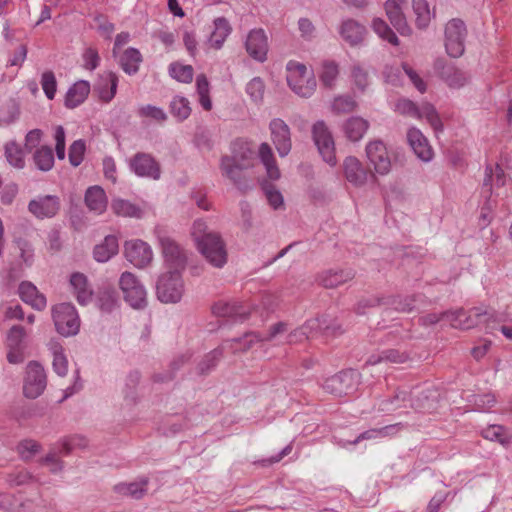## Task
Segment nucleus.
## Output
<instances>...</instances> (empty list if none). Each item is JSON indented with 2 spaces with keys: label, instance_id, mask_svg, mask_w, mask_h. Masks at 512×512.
Here are the masks:
<instances>
[{
  "label": "nucleus",
  "instance_id": "nucleus-6",
  "mask_svg": "<svg viewBox=\"0 0 512 512\" xmlns=\"http://www.w3.org/2000/svg\"><path fill=\"white\" fill-rule=\"evenodd\" d=\"M119 286L124 299L133 308L140 309L146 306V290L138 278L131 272H124L119 279Z\"/></svg>",
  "mask_w": 512,
  "mask_h": 512
},
{
  "label": "nucleus",
  "instance_id": "nucleus-25",
  "mask_svg": "<svg viewBox=\"0 0 512 512\" xmlns=\"http://www.w3.org/2000/svg\"><path fill=\"white\" fill-rule=\"evenodd\" d=\"M287 331V324L285 322H278L272 325L266 335H261L258 332H247L243 338L232 339L231 342H242L245 340L243 351L250 349L256 342L272 341L277 335Z\"/></svg>",
  "mask_w": 512,
  "mask_h": 512
},
{
  "label": "nucleus",
  "instance_id": "nucleus-8",
  "mask_svg": "<svg viewBox=\"0 0 512 512\" xmlns=\"http://www.w3.org/2000/svg\"><path fill=\"white\" fill-rule=\"evenodd\" d=\"M312 135L323 160L330 166L337 163L335 155V143L331 132L324 121H317L312 127Z\"/></svg>",
  "mask_w": 512,
  "mask_h": 512
},
{
  "label": "nucleus",
  "instance_id": "nucleus-61",
  "mask_svg": "<svg viewBox=\"0 0 512 512\" xmlns=\"http://www.w3.org/2000/svg\"><path fill=\"white\" fill-rule=\"evenodd\" d=\"M355 100L350 96H338L333 100L332 110L335 113H350L356 108Z\"/></svg>",
  "mask_w": 512,
  "mask_h": 512
},
{
  "label": "nucleus",
  "instance_id": "nucleus-56",
  "mask_svg": "<svg viewBox=\"0 0 512 512\" xmlns=\"http://www.w3.org/2000/svg\"><path fill=\"white\" fill-rule=\"evenodd\" d=\"M86 150L85 142L82 139L75 140L69 147V162L73 167H78L83 159Z\"/></svg>",
  "mask_w": 512,
  "mask_h": 512
},
{
  "label": "nucleus",
  "instance_id": "nucleus-44",
  "mask_svg": "<svg viewBox=\"0 0 512 512\" xmlns=\"http://www.w3.org/2000/svg\"><path fill=\"white\" fill-rule=\"evenodd\" d=\"M5 156L10 165L17 169L25 166L24 153L21 147L14 141L5 145Z\"/></svg>",
  "mask_w": 512,
  "mask_h": 512
},
{
  "label": "nucleus",
  "instance_id": "nucleus-63",
  "mask_svg": "<svg viewBox=\"0 0 512 512\" xmlns=\"http://www.w3.org/2000/svg\"><path fill=\"white\" fill-rule=\"evenodd\" d=\"M42 89L48 99H53L56 93V78L52 71H46L42 74Z\"/></svg>",
  "mask_w": 512,
  "mask_h": 512
},
{
  "label": "nucleus",
  "instance_id": "nucleus-55",
  "mask_svg": "<svg viewBox=\"0 0 512 512\" xmlns=\"http://www.w3.org/2000/svg\"><path fill=\"white\" fill-rule=\"evenodd\" d=\"M246 92L253 102H262L265 93L264 81L260 77H254L248 82L246 86Z\"/></svg>",
  "mask_w": 512,
  "mask_h": 512
},
{
  "label": "nucleus",
  "instance_id": "nucleus-54",
  "mask_svg": "<svg viewBox=\"0 0 512 512\" xmlns=\"http://www.w3.org/2000/svg\"><path fill=\"white\" fill-rule=\"evenodd\" d=\"M169 73L173 78L180 82L190 83L193 79L194 71L191 65L172 63L169 67Z\"/></svg>",
  "mask_w": 512,
  "mask_h": 512
},
{
  "label": "nucleus",
  "instance_id": "nucleus-49",
  "mask_svg": "<svg viewBox=\"0 0 512 512\" xmlns=\"http://www.w3.org/2000/svg\"><path fill=\"white\" fill-rule=\"evenodd\" d=\"M400 423L393 424V425H387L382 428H375L367 430L363 433H361L353 442L352 444H357L360 440H369V439H375L378 437H386L388 435L396 433V431L400 428Z\"/></svg>",
  "mask_w": 512,
  "mask_h": 512
},
{
  "label": "nucleus",
  "instance_id": "nucleus-1",
  "mask_svg": "<svg viewBox=\"0 0 512 512\" xmlns=\"http://www.w3.org/2000/svg\"><path fill=\"white\" fill-rule=\"evenodd\" d=\"M288 71L287 82L289 87L300 97H311L317 86L313 73L300 63H289Z\"/></svg>",
  "mask_w": 512,
  "mask_h": 512
},
{
  "label": "nucleus",
  "instance_id": "nucleus-30",
  "mask_svg": "<svg viewBox=\"0 0 512 512\" xmlns=\"http://www.w3.org/2000/svg\"><path fill=\"white\" fill-rule=\"evenodd\" d=\"M118 78L113 72H107L100 76L99 81L94 86V91L98 93L99 98L104 102H110L117 90Z\"/></svg>",
  "mask_w": 512,
  "mask_h": 512
},
{
  "label": "nucleus",
  "instance_id": "nucleus-58",
  "mask_svg": "<svg viewBox=\"0 0 512 512\" xmlns=\"http://www.w3.org/2000/svg\"><path fill=\"white\" fill-rule=\"evenodd\" d=\"M421 118L425 117L435 131H442L443 125L435 107L430 103H424L419 107Z\"/></svg>",
  "mask_w": 512,
  "mask_h": 512
},
{
  "label": "nucleus",
  "instance_id": "nucleus-46",
  "mask_svg": "<svg viewBox=\"0 0 512 512\" xmlns=\"http://www.w3.org/2000/svg\"><path fill=\"white\" fill-rule=\"evenodd\" d=\"M372 28L381 39L389 42L394 46L399 45V39L397 35L393 32V30L388 26V24L384 20L380 18H375L372 22Z\"/></svg>",
  "mask_w": 512,
  "mask_h": 512
},
{
  "label": "nucleus",
  "instance_id": "nucleus-62",
  "mask_svg": "<svg viewBox=\"0 0 512 512\" xmlns=\"http://www.w3.org/2000/svg\"><path fill=\"white\" fill-rule=\"evenodd\" d=\"M262 189L265 193V196L269 202V204L274 208L278 209L283 205V196L279 190L273 184L263 183Z\"/></svg>",
  "mask_w": 512,
  "mask_h": 512
},
{
  "label": "nucleus",
  "instance_id": "nucleus-37",
  "mask_svg": "<svg viewBox=\"0 0 512 512\" xmlns=\"http://www.w3.org/2000/svg\"><path fill=\"white\" fill-rule=\"evenodd\" d=\"M420 298H421L420 295L386 296L385 303L387 304V307H391L392 309H394L396 311L410 313L417 308L416 302Z\"/></svg>",
  "mask_w": 512,
  "mask_h": 512
},
{
  "label": "nucleus",
  "instance_id": "nucleus-29",
  "mask_svg": "<svg viewBox=\"0 0 512 512\" xmlns=\"http://www.w3.org/2000/svg\"><path fill=\"white\" fill-rule=\"evenodd\" d=\"M340 35L351 46H357L364 40L366 28L355 20L348 19L340 26Z\"/></svg>",
  "mask_w": 512,
  "mask_h": 512
},
{
  "label": "nucleus",
  "instance_id": "nucleus-41",
  "mask_svg": "<svg viewBox=\"0 0 512 512\" xmlns=\"http://www.w3.org/2000/svg\"><path fill=\"white\" fill-rule=\"evenodd\" d=\"M142 61L140 52L135 48H128L120 58L122 69L129 75L135 74L139 69Z\"/></svg>",
  "mask_w": 512,
  "mask_h": 512
},
{
  "label": "nucleus",
  "instance_id": "nucleus-32",
  "mask_svg": "<svg viewBox=\"0 0 512 512\" xmlns=\"http://www.w3.org/2000/svg\"><path fill=\"white\" fill-rule=\"evenodd\" d=\"M90 92V84L88 81H77L66 93L65 106L73 109L85 101Z\"/></svg>",
  "mask_w": 512,
  "mask_h": 512
},
{
  "label": "nucleus",
  "instance_id": "nucleus-35",
  "mask_svg": "<svg viewBox=\"0 0 512 512\" xmlns=\"http://www.w3.org/2000/svg\"><path fill=\"white\" fill-rule=\"evenodd\" d=\"M118 240L113 235L105 237L104 241L96 245L93 251L94 258L98 262H106L118 253Z\"/></svg>",
  "mask_w": 512,
  "mask_h": 512
},
{
  "label": "nucleus",
  "instance_id": "nucleus-33",
  "mask_svg": "<svg viewBox=\"0 0 512 512\" xmlns=\"http://www.w3.org/2000/svg\"><path fill=\"white\" fill-rule=\"evenodd\" d=\"M85 203L90 211L101 214L107 207L105 191L100 186L89 187L85 193Z\"/></svg>",
  "mask_w": 512,
  "mask_h": 512
},
{
  "label": "nucleus",
  "instance_id": "nucleus-19",
  "mask_svg": "<svg viewBox=\"0 0 512 512\" xmlns=\"http://www.w3.org/2000/svg\"><path fill=\"white\" fill-rule=\"evenodd\" d=\"M434 68L440 77L452 88L463 87L469 79L464 71L447 64L442 59L435 61Z\"/></svg>",
  "mask_w": 512,
  "mask_h": 512
},
{
  "label": "nucleus",
  "instance_id": "nucleus-31",
  "mask_svg": "<svg viewBox=\"0 0 512 512\" xmlns=\"http://www.w3.org/2000/svg\"><path fill=\"white\" fill-rule=\"evenodd\" d=\"M70 284L79 304L85 305L92 300L93 290L84 274L73 273L70 277Z\"/></svg>",
  "mask_w": 512,
  "mask_h": 512
},
{
  "label": "nucleus",
  "instance_id": "nucleus-28",
  "mask_svg": "<svg viewBox=\"0 0 512 512\" xmlns=\"http://www.w3.org/2000/svg\"><path fill=\"white\" fill-rule=\"evenodd\" d=\"M18 292L21 300L36 310H43L47 305L45 296L39 293L37 287L31 282H21Z\"/></svg>",
  "mask_w": 512,
  "mask_h": 512
},
{
  "label": "nucleus",
  "instance_id": "nucleus-42",
  "mask_svg": "<svg viewBox=\"0 0 512 512\" xmlns=\"http://www.w3.org/2000/svg\"><path fill=\"white\" fill-rule=\"evenodd\" d=\"M111 209L115 214L122 217L140 218L142 216V211L138 206L123 199L113 200L111 203Z\"/></svg>",
  "mask_w": 512,
  "mask_h": 512
},
{
  "label": "nucleus",
  "instance_id": "nucleus-26",
  "mask_svg": "<svg viewBox=\"0 0 512 512\" xmlns=\"http://www.w3.org/2000/svg\"><path fill=\"white\" fill-rule=\"evenodd\" d=\"M355 277L351 269H330L320 273L317 276V282L325 288L333 289L342 285Z\"/></svg>",
  "mask_w": 512,
  "mask_h": 512
},
{
  "label": "nucleus",
  "instance_id": "nucleus-5",
  "mask_svg": "<svg viewBox=\"0 0 512 512\" xmlns=\"http://www.w3.org/2000/svg\"><path fill=\"white\" fill-rule=\"evenodd\" d=\"M443 315H447L451 325L458 329H470L481 322L482 317H487L486 321H498L497 315L494 311H489L481 307H474L467 314L463 309L454 312H443Z\"/></svg>",
  "mask_w": 512,
  "mask_h": 512
},
{
  "label": "nucleus",
  "instance_id": "nucleus-10",
  "mask_svg": "<svg viewBox=\"0 0 512 512\" xmlns=\"http://www.w3.org/2000/svg\"><path fill=\"white\" fill-rule=\"evenodd\" d=\"M199 251L214 267L221 268L227 262V252L220 236L215 233L197 244Z\"/></svg>",
  "mask_w": 512,
  "mask_h": 512
},
{
  "label": "nucleus",
  "instance_id": "nucleus-39",
  "mask_svg": "<svg viewBox=\"0 0 512 512\" xmlns=\"http://www.w3.org/2000/svg\"><path fill=\"white\" fill-rule=\"evenodd\" d=\"M214 31L211 33L210 42L213 47L220 49L231 32V26L227 19L219 17L214 20Z\"/></svg>",
  "mask_w": 512,
  "mask_h": 512
},
{
  "label": "nucleus",
  "instance_id": "nucleus-16",
  "mask_svg": "<svg viewBox=\"0 0 512 512\" xmlns=\"http://www.w3.org/2000/svg\"><path fill=\"white\" fill-rule=\"evenodd\" d=\"M130 169L139 177L158 180L161 175V168L154 157L148 153L138 152L130 160Z\"/></svg>",
  "mask_w": 512,
  "mask_h": 512
},
{
  "label": "nucleus",
  "instance_id": "nucleus-14",
  "mask_svg": "<svg viewBox=\"0 0 512 512\" xmlns=\"http://www.w3.org/2000/svg\"><path fill=\"white\" fill-rule=\"evenodd\" d=\"M343 172L346 180L355 187H362L369 180H375L374 173L354 156H348L344 159Z\"/></svg>",
  "mask_w": 512,
  "mask_h": 512
},
{
  "label": "nucleus",
  "instance_id": "nucleus-50",
  "mask_svg": "<svg viewBox=\"0 0 512 512\" xmlns=\"http://www.w3.org/2000/svg\"><path fill=\"white\" fill-rule=\"evenodd\" d=\"M482 435L484 438L490 441L498 442L502 445L509 444L511 441V436L501 425H490L482 431Z\"/></svg>",
  "mask_w": 512,
  "mask_h": 512
},
{
  "label": "nucleus",
  "instance_id": "nucleus-48",
  "mask_svg": "<svg viewBox=\"0 0 512 512\" xmlns=\"http://www.w3.org/2000/svg\"><path fill=\"white\" fill-rule=\"evenodd\" d=\"M26 330L21 325L12 326L7 332L6 344L8 349H23Z\"/></svg>",
  "mask_w": 512,
  "mask_h": 512
},
{
  "label": "nucleus",
  "instance_id": "nucleus-3",
  "mask_svg": "<svg viewBox=\"0 0 512 512\" xmlns=\"http://www.w3.org/2000/svg\"><path fill=\"white\" fill-rule=\"evenodd\" d=\"M156 291L161 302L177 303L180 301L184 292L181 273L169 270L163 273L158 279Z\"/></svg>",
  "mask_w": 512,
  "mask_h": 512
},
{
  "label": "nucleus",
  "instance_id": "nucleus-24",
  "mask_svg": "<svg viewBox=\"0 0 512 512\" xmlns=\"http://www.w3.org/2000/svg\"><path fill=\"white\" fill-rule=\"evenodd\" d=\"M407 141L416 154L422 161H430L433 156L432 148L430 147L427 138L417 128H410L407 132Z\"/></svg>",
  "mask_w": 512,
  "mask_h": 512
},
{
  "label": "nucleus",
  "instance_id": "nucleus-43",
  "mask_svg": "<svg viewBox=\"0 0 512 512\" xmlns=\"http://www.w3.org/2000/svg\"><path fill=\"white\" fill-rule=\"evenodd\" d=\"M495 177L496 186H503L505 184V173L504 170L497 164L495 169L492 166L488 165L485 169V178L483 181V187L486 189V192L491 195L492 193V181Z\"/></svg>",
  "mask_w": 512,
  "mask_h": 512
},
{
  "label": "nucleus",
  "instance_id": "nucleus-9",
  "mask_svg": "<svg viewBox=\"0 0 512 512\" xmlns=\"http://www.w3.org/2000/svg\"><path fill=\"white\" fill-rule=\"evenodd\" d=\"M357 384L358 374L353 370H348L327 378L322 386L325 392L341 397L354 391Z\"/></svg>",
  "mask_w": 512,
  "mask_h": 512
},
{
  "label": "nucleus",
  "instance_id": "nucleus-36",
  "mask_svg": "<svg viewBox=\"0 0 512 512\" xmlns=\"http://www.w3.org/2000/svg\"><path fill=\"white\" fill-rule=\"evenodd\" d=\"M369 127L368 121L361 117L349 118L343 126L346 137L351 141H359Z\"/></svg>",
  "mask_w": 512,
  "mask_h": 512
},
{
  "label": "nucleus",
  "instance_id": "nucleus-57",
  "mask_svg": "<svg viewBox=\"0 0 512 512\" xmlns=\"http://www.w3.org/2000/svg\"><path fill=\"white\" fill-rule=\"evenodd\" d=\"M395 111L403 116L421 119L419 107L409 99H400L395 104Z\"/></svg>",
  "mask_w": 512,
  "mask_h": 512
},
{
  "label": "nucleus",
  "instance_id": "nucleus-51",
  "mask_svg": "<svg viewBox=\"0 0 512 512\" xmlns=\"http://www.w3.org/2000/svg\"><path fill=\"white\" fill-rule=\"evenodd\" d=\"M413 11L416 15V25L418 28H426L430 22V10L426 0H413Z\"/></svg>",
  "mask_w": 512,
  "mask_h": 512
},
{
  "label": "nucleus",
  "instance_id": "nucleus-60",
  "mask_svg": "<svg viewBox=\"0 0 512 512\" xmlns=\"http://www.w3.org/2000/svg\"><path fill=\"white\" fill-rule=\"evenodd\" d=\"M386 296H369L360 299L355 307V312L359 315L365 314L366 308H372L376 306H387L385 303Z\"/></svg>",
  "mask_w": 512,
  "mask_h": 512
},
{
  "label": "nucleus",
  "instance_id": "nucleus-17",
  "mask_svg": "<svg viewBox=\"0 0 512 512\" xmlns=\"http://www.w3.org/2000/svg\"><path fill=\"white\" fill-rule=\"evenodd\" d=\"M366 155L370 163L374 166L376 173L380 175L389 173L391 160L387 148L382 141L376 140L369 142L366 146Z\"/></svg>",
  "mask_w": 512,
  "mask_h": 512
},
{
  "label": "nucleus",
  "instance_id": "nucleus-21",
  "mask_svg": "<svg viewBox=\"0 0 512 512\" xmlns=\"http://www.w3.org/2000/svg\"><path fill=\"white\" fill-rule=\"evenodd\" d=\"M212 314L217 317H231L244 321L250 315V311L236 301L219 300L211 307Z\"/></svg>",
  "mask_w": 512,
  "mask_h": 512
},
{
  "label": "nucleus",
  "instance_id": "nucleus-53",
  "mask_svg": "<svg viewBox=\"0 0 512 512\" xmlns=\"http://www.w3.org/2000/svg\"><path fill=\"white\" fill-rule=\"evenodd\" d=\"M170 112L180 121L187 119L191 113L189 101L184 97H175L170 103Z\"/></svg>",
  "mask_w": 512,
  "mask_h": 512
},
{
  "label": "nucleus",
  "instance_id": "nucleus-40",
  "mask_svg": "<svg viewBox=\"0 0 512 512\" xmlns=\"http://www.w3.org/2000/svg\"><path fill=\"white\" fill-rule=\"evenodd\" d=\"M33 162L40 171H50L54 166L53 150L49 146H41L33 154Z\"/></svg>",
  "mask_w": 512,
  "mask_h": 512
},
{
  "label": "nucleus",
  "instance_id": "nucleus-47",
  "mask_svg": "<svg viewBox=\"0 0 512 512\" xmlns=\"http://www.w3.org/2000/svg\"><path fill=\"white\" fill-rule=\"evenodd\" d=\"M223 356L222 348H216L206 354L202 361L197 366V372L199 375H207L211 370H213L219 360Z\"/></svg>",
  "mask_w": 512,
  "mask_h": 512
},
{
  "label": "nucleus",
  "instance_id": "nucleus-2",
  "mask_svg": "<svg viewBox=\"0 0 512 512\" xmlns=\"http://www.w3.org/2000/svg\"><path fill=\"white\" fill-rule=\"evenodd\" d=\"M164 265L169 271L181 273L187 264L186 251L171 236L158 232Z\"/></svg>",
  "mask_w": 512,
  "mask_h": 512
},
{
  "label": "nucleus",
  "instance_id": "nucleus-59",
  "mask_svg": "<svg viewBox=\"0 0 512 512\" xmlns=\"http://www.w3.org/2000/svg\"><path fill=\"white\" fill-rule=\"evenodd\" d=\"M339 70L335 62H325L322 66V72L320 74V80L322 84L327 88H332Z\"/></svg>",
  "mask_w": 512,
  "mask_h": 512
},
{
  "label": "nucleus",
  "instance_id": "nucleus-18",
  "mask_svg": "<svg viewBox=\"0 0 512 512\" xmlns=\"http://www.w3.org/2000/svg\"><path fill=\"white\" fill-rule=\"evenodd\" d=\"M28 209L39 219L52 218L60 209V200L54 195L42 196L31 200L28 204Z\"/></svg>",
  "mask_w": 512,
  "mask_h": 512
},
{
  "label": "nucleus",
  "instance_id": "nucleus-20",
  "mask_svg": "<svg viewBox=\"0 0 512 512\" xmlns=\"http://www.w3.org/2000/svg\"><path fill=\"white\" fill-rule=\"evenodd\" d=\"M220 169L222 174L241 192H246L252 188L251 180L244 174V171L247 170L246 168L231 164L228 158H221Z\"/></svg>",
  "mask_w": 512,
  "mask_h": 512
},
{
  "label": "nucleus",
  "instance_id": "nucleus-11",
  "mask_svg": "<svg viewBox=\"0 0 512 512\" xmlns=\"http://www.w3.org/2000/svg\"><path fill=\"white\" fill-rule=\"evenodd\" d=\"M47 380L44 368L37 362H30L26 368L23 392L27 398L39 397L46 388Z\"/></svg>",
  "mask_w": 512,
  "mask_h": 512
},
{
  "label": "nucleus",
  "instance_id": "nucleus-4",
  "mask_svg": "<svg viewBox=\"0 0 512 512\" xmlns=\"http://www.w3.org/2000/svg\"><path fill=\"white\" fill-rule=\"evenodd\" d=\"M53 320L57 332L63 336L75 335L80 326L75 307L70 303H60L52 309Z\"/></svg>",
  "mask_w": 512,
  "mask_h": 512
},
{
  "label": "nucleus",
  "instance_id": "nucleus-15",
  "mask_svg": "<svg viewBox=\"0 0 512 512\" xmlns=\"http://www.w3.org/2000/svg\"><path fill=\"white\" fill-rule=\"evenodd\" d=\"M271 140L280 157L287 156L292 148L289 126L280 118H274L269 124Z\"/></svg>",
  "mask_w": 512,
  "mask_h": 512
},
{
  "label": "nucleus",
  "instance_id": "nucleus-27",
  "mask_svg": "<svg viewBox=\"0 0 512 512\" xmlns=\"http://www.w3.org/2000/svg\"><path fill=\"white\" fill-rule=\"evenodd\" d=\"M255 152L250 147L249 143L244 141H236L233 144V151L231 156H223L222 158H228L230 163L236 164V166L249 169L253 167L255 161Z\"/></svg>",
  "mask_w": 512,
  "mask_h": 512
},
{
  "label": "nucleus",
  "instance_id": "nucleus-12",
  "mask_svg": "<svg viewBox=\"0 0 512 512\" xmlns=\"http://www.w3.org/2000/svg\"><path fill=\"white\" fill-rule=\"evenodd\" d=\"M124 255L137 268H145L153 260V251L150 245L140 239L126 241Z\"/></svg>",
  "mask_w": 512,
  "mask_h": 512
},
{
  "label": "nucleus",
  "instance_id": "nucleus-7",
  "mask_svg": "<svg viewBox=\"0 0 512 512\" xmlns=\"http://www.w3.org/2000/svg\"><path fill=\"white\" fill-rule=\"evenodd\" d=\"M467 30L460 19L450 20L445 27V47L451 57H460L465 50V38Z\"/></svg>",
  "mask_w": 512,
  "mask_h": 512
},
{
  "label": "nucleus",
  "instance_id": "nucleus-13",
  "mask_svg": "<svg viewBox=\"0 0 512 512\" xmlns=\"http://www.w3.org/2000/svg\"><path fill=\"white\" fill-rule=\"evenodd\" d=\"M428 399V396L424 393H421V396L417 397L416 400H412L410 398V393L406 391H398L395 393L394 396L391 398L383 400L379 404V409L382 412H394L400 409H406L408 407L419 410V409H425L428 406L422 402V400Z\"/></svg>",
  "mask_w": 512,
  "mask_h": 512
},
{
  "label": "nucleus",
  "instance_id": "nucleus-64",
  "mask_svg": "<svg viewBox=\"0 0 512 512\" xmlns=\"http://www.w3.org/2000/svg\"><path fill=\"white\" fill-rule=\"evenodd\" d=\"M117 300L113 290H104L99 294L98 304L102 311L111 312L116 306Z\"/></svg>",
  "mask_w": 512,
  "mask_h": 512
},
{
  "label": "nucleus",
  "instance_id": "nucleus-23",
  "mask_svg": "<svg viewBox=\"0 0 512 512\" xmlns=\"http://www.w3.org/2000/svg\"><path fill=\"white\" fill-rule=\"evenodd\" d=\"M400 0H387L385 3V11L388 19L393 27L403 36L411 34V28L408 25L406 18L401 9Z\"/></svg>",
  "mask_w": 512,
  "mask_h": 512
},
{
  "label": "nucleus",
  "instance_id": "nucleus-45",
  "mask_svg": "<svg viewBox=\"0 0 512 512\" xmlns=\"http://www.w3.org/2000/svg\"><path fill=\"white\" fill-rule=\"evenodd\" d=\"M408 355L405 353H400L397 350H387L383 351L380 355H371L366 364L367 365H376L383 361H388L391 363H404L407 361Z\"/></svg>",
  "mask_w": 512,
  "mask_h": 512
},
{
  "label": "nucleus",
  "instance_id": "nucleus-38",
  "mask_svg": "<svg viewBox=\"0 0 512 512\" xmlns=\"http://www.w3.org/2000/svg\"><path fill=\"white\" fill-rule=\"evenodd\" d=\"M148 479H141L138 482L120 483L115 486L117 493L129 496L133 499H141L147 493Z\"/></svg>",
  "mask_w": 512,
  "mask_h": 512
},
{
  "label": "nucleus",
  "instance_id": "nucleus-52",
  "mask_svg": "<svg viewBox=\"0 0 512 512\" xmlns=\"http://www.w3.org/2000/svg\"><path fill=\"white\" fill-rule=\"evenodd\" d=\"M196 88L199 95L201 106L209 111L212 108V102L209 97V82L204 74H199L196 78Z\"/></svg>",
  "mask_w": 512,
  "mask_h": 512
},
{
  "label": "nucleus",
  "instance_id": "nucleus-34",
  "mask_svg": "<svg viewBox=\"0 0 512 512\" xmlns=\"http://www.w3.org/2000/svg\"><path fill=\"white\" fill-rule=\"evenodd\" d=\"M258 155L266 169L267 176L271 180H278L281 175L280 170L276 164L272 149L268 143L264 142L259 146Z\"/></svg>",
  "mask_w": 512,
  "mask_h": 512
},
{
  "label": "nucleus",
  "instance_id": "nucleus-22",
  "mask_svg": "<svg viewBox=\"0 0 512 512\" xmlns=\"http://www.w3.org/2000/svg\"><path fill=\"white\" fill-rule=\"evenodd\" d=\"M246 50L255 60L260 62L266 60L268 43L267 37L262 29H254L248 34Z\"/></svg>",
  "mask_w": 512,
  "mask_h": 512
}]
</instances>
